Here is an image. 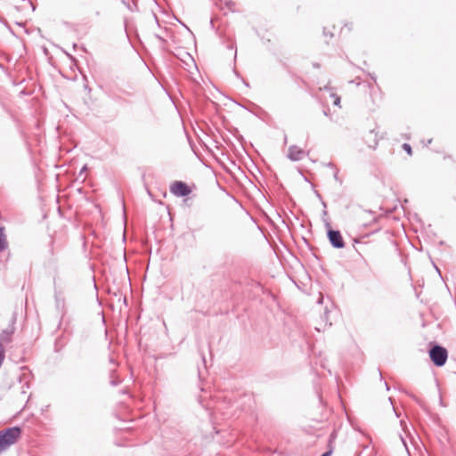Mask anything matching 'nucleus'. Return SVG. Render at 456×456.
Wrapping results in <instances>:
<instances>
[{
  "instance_id": "12",
  "label": "nucleus",
  "mask_w": 456,
  "mask_h": 456,
  "mask_svg": "<svg viewBox=\"0 0 456 456\" xmlns=\"http://www.w3.org/2000/svg\"><path fill=\"white\" fill-rule=\"evenodd\" d=\"M331 452H332L331 451H328L325 453H323L322 456H330Z\"/></svg>"
},
{
  "instance_id": "6",
  "label": "nucleus",
  "mask_w": 456,
  "mask_h": 456,
  "mask_svg": "<svg viewBox=\"0 0 456 456\" xmlns=\"http://www.w3.org/2000/svg\"><path fill=\"white\" fill-rule=\"evenodd\" d=\"M304 151H302L297 146H291L289 149V157L292 160H299L304 157Z\"/></svg>"
},
{
  "instance_id": "10",
  "label": "nucleus",
  "mask_w": 456,
  "mask_h": 456,
  "mask_svg": "<svg viewBox=\"0 0 456 456\" xmlns=\"http://www.w3.org/2000/svg\"><path fill=\"white\" fill-rule=\"evenodd\" d=\"M334 104L340 107V97L335 96Z\"/></svg>"
},
{
  "instance_id": "7",
  "label": "nucleus",
  "mask_w": 456,
  "mask_h": 456,
  "mask_svg": "<svg viewBox=\"0 0 456 456\" xmlns=\"http://www.w3.org/2000/svg\"><path fill=\"white\" fill-rule=\"evenodd\" d=\"M8 246L4 227H0V252L4 251Z\"/></svg>"
},
{
  "instance_id": "5",
  "label": "nucleus",
  "mask_w": 456,
  "mask_h": 456,
  "mask_svg": "<svg viewBox=\"0 0 456 456\" xmlns=\"http://www.w3.org/2000/svg\"><path fill=\"white\" fill-rule=\"evenodd\" d=\"M328 237H329L330 243L335 248H344L345 242H344V240L338 231L329 230Z\"/></svg>"
},
{
  "instance_id": "11",
  "label": "nucleus",
  "mask_w": 456,
  "mask_h": 456,
  "mask_svg": "<svg viewBox=\"0 0 456 456\" xmlns=\"http://www.w3.org/2000/svg\"><path fill=\"white\" fill-rule=\"evenodd\" d=\"M374 136H375V139H374V145H373L372 147L375 149V148H376V146L378 145V142H379L378 137H379V135H378V134L376 133V134H374Z\"/></svg>"
},
{
  "instance_id": "2",
  "label": "nucleus",
  "mask_w": 456,
  "mask_h": 456,
  "mask_svg": "<svg viewBox=\"0 0 456 456\" xmlns=\"http://www.w3.org/2000/svg\"><path fill=\"white\" fill-rule=\"evenodd\" d=\"M429 357L436 366H443L447 361L448 352L441 346H435L429 351Z\"/></svg>"
},
{
  "instance_id": "3",
  "label": "nucleus",
  "mask_w": 456,
  "mask_h": 456,
  "mask_svg": "<svg viewBox=\"0 0 456 456\" xmlns=\"http://www.w3.org/2000/svg\"><path fill=\"white\" fill-rule=\"evenodd\" d=\"M170 191L177 197H183L189 195L191 192V189L185 183L175 181L171 183Z\"/></svg>"
},
{
  "instance_id": "4",
  "label": "nucleus",
  "mask_w": 456,
  "mask_h": 456,
  "mask_svg": "<svg viewBox=\"0 0 456 456\" xmlns=\"http://www.w3.org/2000/svg\"><path fill=\"white\" fill-rule=\"evenodd\" d=\"M338 28V35L341 37H347L354 32V23L352 21H340L338 25H333L332 29Z\"/></svg>"
},
{
  "instance_id": "8",
  "label": "nucleus",
  "mask_w": 456,
  "mask_h": 456,
  "mask_svg": "<svg viewBox=\"0 0 456 456\" xmlns=\"http://www.w3.org/2000/svg\"><path fill=\"white\" fill-rule=\"evenodd\" d=\"M403 149L407 152V154H408L409 156H411V154H412V150H411V145H410V144H408V143H404V144L403 145Z\"/></svg>"
},
{
  "instance_id": "9",
  "label": "nucleus",
  "mask_w": 456,
  "mask_h": 456,
  "mask_svg": "<svg viewBox=\"0 0 456 456\" xmlns=\"http://www.w3.org/2000/svg\"><path fill=\"white\" fill-rule=\"evenodd\" d=\"M324 33H325L326 36H330V37L335 36V32L330 30V27H325L324 28Z\"/></svg>"
},
{
  "instance_id": "1",
  "label": "nucleus",
  "mask_w": 456,
  "mask_h": 456,
  "mask_svg": "<svg viewBox=\"0 0 456 456\" xmlns=\"http://www.w3.org/2000/svg\"><path fill=\"white\" fill-rule=\"evenodd\" d=\"M20 428L14 427L0 432V452L16 443L20 436Z\"/></svg>"
}]
</instances>
